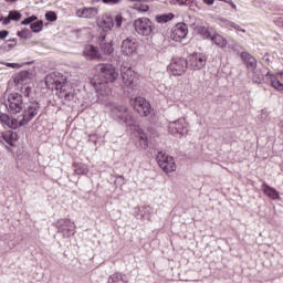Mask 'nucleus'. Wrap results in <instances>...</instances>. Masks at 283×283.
<instances>
[{
  "label": "nucleus",
  "instance_id": "f03ea898",
  "mask_svg": "<svg viewBox=\"0 0 283 283\" xmlns=\"http://www.w3.org/2000/svg\"><path fill=\"white\" fill-rule=\"evenodd\" d=\"M61 73H51L45 76L44 83L48 90L55 92L59 98H64V101H74V93L67 92V82L61 81L59 77Z\"/></svg>",
  "mask_w": 283,
  "mask_h": 283
},
{
  "label": "nucleus",
  "instance_id": "ddd939ff",
  "mask_svg": "<svg viewBox=\"0 0 283 283\" xmlns=\"http://www.w3.org/2000/svg\"><path fill=\"white\" fill-rule=\"evenodd\" d=\"M188 34H189V27H187V23L179 22L172 27L170 39L172 41H176V43H181L182 40L187 39Z\"/></svg>",
  "mask_w": 283,
  "mask_h": 283
},
{
  "label": "nucleus",
  "instance_id": "39448f33",
  "mask_svg": "<svg viewBox=\"0 0 283 283\" xmlns=\"http://www.w3.org/2000/svg\"><path fill=\"white\" fill-rule=\"evenodd\" d=\"M111 114L113 118L117 120V123H119L120 125H126V127H134L136 123L129 109H127L123 105H114L112 107Z\"/></svg>",
  "mask_w": 283,
  "mask_h": 283
},
{
  "label": "nucleus",
  "instance_id": "49530a36",
  "mask_svg": "<svg viewBox=\"0 0 283 283\" xmlns=\"http://www.w3.org/2000/svg\"><path fill=\"white\" fill-rule=\"evenodd\" d=\"M229 28L230 30H235L237 32H247V30H244L242 27H240L235 22H231Z\"/></svg>",
  "mask_w": 283,
  "mask_h": 283
},
{
  "label": "nucleus",
  "instance_id": "7ed1b4c3",
  "mask_svg": "<svg viewBox=\"0 0 283 283\" xmlns=\"http://www.w3.org/2000/svg\"><path fill=\"white\" fill-rule=\"evenodd\" d=\"M133 28L139 36H154L156 34V24L149 18H137L133 21Z\"/></svg>",
  "mask_w": 283,
  "mask_h": 283
},
{
  "label": "nucleus",
  "instance_id": "f257e3e1",
  "mask_svg": "<svg viewBox=\"0 0 283 283\" xmlns=\"http://www.w3.org/2000/svg\"><path fill=\"white\" fill-rule=\"evenodd\" d=\"M118 78V71L112 64H99V73L91 80L97 103H103L112 94V84Z\"/></svg>",
  "mask_w": 283,
  "mask_h": 283
},
{
  "label": "nucleus",
  "instance_id": "338daca9",
  "mask_svg": "<svg viewBox=\"0 0 283 283\" xmlns=\"http://www.w3.org/2000/svg\"><path fill=\"white\" fill-rule=\"evenodd\" d=\"M17 154H18V156H19V155L21 154V150H18Z\"/></svg>",
  "mask_w": 283,
  "mask_h": 283
},
{
  "label": "nucleus",
  "instance_id": "2f4dec72",
  "mask_svg": "<svg viewBox=\"0 0 283 283\" xmlns=\"http://www.w3.org/2000/svg\"><path fill=\"white\" fill-rule=\"evenodd\" d=\"M14 45H17V38L9 39L4 43H2L0 45V50L2 52H10V50H12L14 48Z\"/></svg>",
  "mask_w": 283,
  "mask_h": 283
},
{
  "label": "nucleus",
  "instance_id": "4c0bfd02",
  "mask_svg": "<svg viewBox=\"0 0 283 283\" xmlns=\"http://www.w3.org/2000/svg\"><path fill=\"white\" fill-rule=\"evenodd\" d=\"M32 32H30V29L24 28L21 31L17 32V36L21 38V39H30Z\"/></svg>",
  "mask_w": 283,
  "mask_h": 283
},
{
  "label": "nucleus",
  "instance_id": "72a5a7b5",
  "mask_svg": "<svg viewBox=\"0 0 283 283\" xmlns=\"http://www.w3.org/2000/svg\"><path fill=\"white\" fill-rule=\"evenodd\" d=\"M30 29L34 34H39L43 30V21L41 20H35L31 25Z\"/></svg>",
  "mask_w": 283,
  "mask_h": 283
},
{
  "label": "nucleus",
  "instance_id": "37998d69",
  "mask_svg": "<svg viewBox=\"0 0 283 283\" xmlns=\"http://www.w3.org/2000/svg\"><path fill=\"white\" fill-rule=\"evenodd\" d=\"M7 126H9L10 129H19V127H21V125H19V120L17 119H10Z\"/></svg>",
  "mask_w": 283,
  "mask_h": 283
},
{
  "label": "nucleus",
  "instance_id": "a18cd8bd",
  "mask_svg": "<svg viewBox=\"0 0 283 283\" xmlns=\"http://www.w3.org/2000/svg\"><path fill=\"white\" fill-rule=\"evenodd\" d=\"M115 21L116 28H123V15L117 14L115 15L113 22Z\"/></svg>",
  "mask_w": 283,
  "mask_h": 283
},
{
  "label": "nucleus",
  "instance_id": "a19ab883",
  "mask_svg": "<svg viewBox=\"0 0 283 283\" xmlns=\"http://www.w3.org/2000/svg\"><path fill=\"white\" fill-rule=\"evenodd\" d=\"M39 17L36 15H30V17H27L24 18L22 21H21V25H32V23L34 21H38Z\"/></svg>",
  "mask_w": 283,
  "mask_h": 283
},
{
  "label": "nucleus",
  "instance_id": "79ce46f5",
  "mask_svg": "<svg viewBox=\"0 0 283 283\" xmlns=\"http://www.w3.org/2000/svg\"><path fill=\"white\" fill-rule=\"evenodd\" d=\"M259 120H261V123H266V120L270 119L269 117V111H266L265 108L264 109H261V113L260 115L258 116Z\"/></svg>",
  "mask_w": 283,
  "mask_h": 283
},
{
  "label": "nucleus",
  "instance_id": "6e6552de",
  "mask_svg": "<svg viewBox=\"0 0 283 283\" xmlns=\"http://www.w3.org/2000/svg\"><path fill=\"white\" fill-rule=\"evenodd\" d=\"M187 67H189V64L185 57H175L168 65V72L170 76H182L187 72Z\"/></svg>",
  "mask_w": 283,
  "mask_h": 283
},
{
  "label": "nucleus",
  "instance_id": "c756f323",
  "mask_svg": "<svg viewBox=\"0 0 283 283\" xmlns=\"http://www.w3.org/2000/svg\"><path fill=\"white\" fill-rule=\"evenodd\" d=\"M73 167L76 176H86V174H90V168L83 163H73Z\"/></svg>",
  "mask_w": 283,
  "mask_h": 283
},
{
  "label": "nucleus",
  "instance_id": "680f3d73",
  "mask_svg": "<svg viewBox=\"0 0 283 283\" xmlns=\"http://www.w3.org/2000/svg\"><path fill=\"white\" fill-rule=\"evenodd\" d=\"M4 1H7V3H17V1L19 0H4Z\"/></svg>",
  "mask_w": 283,
  "mask_h": 283
},
{
  "label": "nucleus",
  "instance_id": "f3484780",
  "mask_svg": "<svg viewBox=\"0 0 283 283\" xmlns=\"http://www.w3.org/2000/svg\"><path fill=\"white\" fill-rule=\"evenodd\" d=\"M240 57L249 72L258 70V60L247 51H242Z\"/></svg>",
  "mask_w": 283,
  "mask_h": 283
},
{
  "label": "nucleus",
  "instance_id": "4be33fe9",
  "mask_svg": "<svg viewBox=\"0 0 283 283\" xmlns=\"http://www.w3.org/2000/svg\"><path fill=\"white\" fill-rule=\"evenodd\" d=\"M135 132L138 137L139 147L142 149H147L149 147V137H147V133L140 126H135Z\"/></svg>",
  "mask_w": 283,
  "mask_h": 283
},
{
  "label": "nucleus",
  "instance_id": "c85d7f7f",
  "mask_svg": "<svg viewBox=\"0 0 283 283\" xmlns=\"http://www.w3.org/2000/svg\"><path fill=\"white\" fill-rule=\"evenodd\" d=\"M107 283H129V281L127 280V275L115 272L108 276Z\"/></svg>",
  "mask_w": 283,
  "mask_h": 283
},
{
  "label": "nucleus",
  "instance_id": "393cba45",
  "mask_svg": "<svg viewBox=\"0 0 283 283\" xmlns=\"http://www.w3.org/2000/svg\"><path fill=\"white\" fill-rule=\"evenodd\" d=\"M265 78L266 81H270L272 87H274V90H277L279 92L283 91V83L281 81L277 80V76L273 73H271V71H266L265 73Z\"/></svg>",
  "mask_w": 283,
  "mask_h": 283
},
{
  "label": "nucleus",
  "instance_id": "0eeeda50",
  "mask_svg": "<svg viewBox=\"0 0 283 283\" xmlns=\"http://www.w3.org/2000/svg\"><path fill=\"white\" fill-rule=\"evenodd\" d=\"M156 160L165 174H171V171H176V160L165 151H157Z\"/></svg>",
  "mask_w": 283,
  "mask_h": 283
},
{
  "label": "nucleus",
  "instance_id": "774afa93",
  "mask_svg": "<svg viewBox=\"0 0 283 283\" xmlns=\"http://www.w3.org/2000/svg\"><path fill=\"white\" fill-rule=\"evenodd\" d=\"M281 25H282V28H283V20H282V22H281Z\"/></svg>",
  "mask_w": 283,
  "mask_h": 283
},
{
  "label": "nucleus",
  "instance_id": "cd10ccee",
  "mask_svg": "<svg viewBox=\"0 0 283 283\" xmlns=\"http://www.w3.org/2000/svg\"><path fill=\"white\" fill-rule=\"evenodd\" d=\"M252 81L253 83H256V85H262L263 83H266V72L262 70H254Z\"/></svg>",
  "mask_w": 283,
  "mask_h": 283
},
{
  "label": "nucleus",
  "instance_id": "c9c22d12",
  "mask_svg": "<svg viewBox=\"0 0 283 283\" xmlns=\"http://www.w3.org/2000/svg\"><path fill=\"white\" fill-rule=\"evenodd\" d=\"M30 63H32V62H24L22 64L4 62V63H2V65H6V67H11V70H19V69L23 67V65H30Z\"/></svg>",
  "mask_w": 283,
  "mask_h": 283
},
{
  "label": "nucleus",
  "instance_id": "9b49d317",
  "mask_svg": "<svg viewBox=\"0 0 283 283\" xmlns=\"http://www.w3.org/2000/svg\"><path fill=\"white\" fill-rule=\"evenodd\" d=\"M188 67L193 71L202 70L207 65V55L205 53L195 52L186 59Z\"/></svg>",
  "mask_w": 283,
  "mask_h": 283
},
{
  "label": "nucleus",
  "instance_id": "473e14b6",
  "mask_svg": "<svg viewBox=\"0 0 283 283\" xmlns=\"http://www.w3.org/2000/svg\"><path fill=\"white\" fill-rule=\"evenodd\" d=\"M174 13H164V14H158L155 17V21H157V23H169V21H171L174 19Z\"/></svg>",
  "mask_w": 283,
  "mask_h": 283
},
{
  "label": "nucleus",
  "instance_id": "bb28decb",
  "mask_svg": "<svg viewBox=\"0 0 283 283\" xmlns=\"http://www.w3.org/2000/svg\"><path fill=\"white\" fill-rule=\"evenodd\" d=\"M195 32L202 36V39L210 40L213 39V35L211 34V29L209 27L205 25H197L195 27Z\"/></svg>",
  "mask_w": 283,
  "mask_h": 283
},
{
  "label": "nucleus",
  "instance_id": "4d7b16f0",
  "mask_svg": "<svg viewBox=\"0 0 283 283\" xmlns=\"http://www.w3.org/2000/svg\"><path fill=\"white\" fill-rule=\"evenodd\" d=\"M203 3H206V6H213V3H216V0H203Z\"/></svg>",
  "mask_w": 283,
  "mask_h": 283
},
{
  "label": "nucleus",
  "instance_id": "a878e982",
  "mask_svg": "<svg viewBox=\"0 0 283 283\" xmlns=\"http://www.w3.org/2000/svg\"><path fill=\"white\" fill-rule=\"evenodd\" d=\"M17 140H19V134L12 130L4 133V136L2 137V143H7L9 147H17V145H14Z\"/></svg>",
  "mask_w": 283,
  "mask_h": 283
},
{
  "label": "nucleus",
  "instance_id": "69168bd1",
  "mask_svg": "<svg viewBox=\"0 0 283 283\" xmlns=\"http://www.w3.org/2000/svg\"><path fill=\"white\" fill-rule=\"evenodd\" d=\"M280 76H283V72H279Z\"/></svg>",
  "mask_w": 283,
  "mask_h": 283
},
{
  "label": "nucleus",
  "instance_id": "603ef678",
  "mask_svg": "<svg viewBox=\"0 0 283 283\" xmlns=\"http://www.w3.org/2000/svg\"><path fill=\"white\" fill-rule=\"evenodd\" d=\"M1 145L7 151H9L10 154H14V147L7 145L6 143H2Z\"/></svg>",
  "mask_w": 283,
  "mask_h": 283
},
{
  "label": "nucleus",
  "instance_id": "8fccbe9b",
  "mask_svg": "<svg viewBox=\"0 0 283 283\" xmlns=\"http://www.w3.org/2000/svg\"><path fill=\"white\" fill-rule=\"evenodd\" d=\"M10 34V31L8 30H0V41H6Z\"/></svg>",
  "mask_w": 283,
  "mask_h": 283
},
{
  "label": "nucleus",
  "instance_id": "1a4fd4ad",
  "mask_svg": "<svg viewBox=\"0 0 283 283\" xmlns=\"http://www.w3.org/2000/svg\"><path fill=\"white\" fill-rule=\"evenodd\" d=\"M130 105L139 116H149L151 114V103L145 97H135L130 99Z\"/></svg>",
  "mask_w": 283,
  "mask_h": 283
},
{
  "label": "nucleus",
  "instance_id": "9d476101",
  "mask_svg": "<svg viewBox=\"0 0 283 283\" xmlns=\"http://www.w3.org/2000/svg\"><path fill=\"white\" fill-rule=\"evenodd\" d=\"M8 112L11 114H20L23 112V95L20 93H11L8 95Z\"/></svg>",
  "mask_w": 283,
  "mask_h": 283
},
{
  "label": "nucleus",
  "instance_id": "e433bc0d",
  "mask_svg": "<svg viewBox=\"0 0 283 283\" xmlns=\"http://www.w3.org/2000/svg\"><path fill=\"white\" fill-rule=\"evenodd\" d=\"M9 17L11 19V21H21V11L18 10H11L9 11Z\"/></svg>",
  "mask_w": 283,
  "mask_h": 283
},
{
  "label": "nucleus",
  "instance_id": "f8f14e48",
  "mask_svg": "<svg viewBox=\"0 0 283 283\" xmlns=\"http://www.w3.org/2000/svg\"><path fill=\"white\" fill-rule=\"evenodd\" d=\"M120 76L123 80L124 85H126V87H132V90H134V87H136V85H138V74L136 72H134V70H132V67H122L120 69Z\"/></svg>",
  "mask_w": 283,
  "mask_h": 283
},
{
  "label": "nucleus",
  "instance_id": "6ab92c4d",
  "mask_svg": "<svg viewBox=\"0 0 283 283\" xmlns=\"http://www.w3.org/2000/svg\"><path fill=\"white\" fill-rule=\"evenodd\" d=\"M107 35L105 33H99L98 45L104 54H112L114 52V43L112 41L107 42Z\"/></svg>",
  "mask_w": 283,
  "mask_h": 283
},
{
  "label": "nucleus",
  "instance_id": "4468645a",
  "mask_svg": "<svg viewBox=\"0 0 283 283\" xmlns=\"http://www.w3.org/2000/svg\"><path fill=\"white\" fill-rule=\"evenodd\" d=\"M120 50L124 56H132V54H136L138 51V40H136L134 36L124 39L120 45Z\"/></svg>",
  "mask_w": 283,
  "mask_h": 283
},
{
  "label": "nucleus",
  "instance_id": "052dcab7",
  "mask_svg": "<svg viewBox=\"0 0 283 283\" xmlns=\"http://www.w3.org/2000/svg\"><path fill=\"white\" fill-rule=\"evenodd\" d=\"M6 133L3 132H0V145L3 144V136H4Z\"/></svg>",
  "mask_w": 283,
  "mask_h": 283
},
{
  "label": "nucleus",
  "instance_id": "bf43d9fd",
  "mask_svg": "<svg viewBox=\"0 0 283 283\" xmlns=\"http://www.w3.org/2000/svg\"><path fill=\"white\" fill-rule=\"evenodd\" d=\"M178 6L182 7V6H187V1L185 0H177Z\"/></svg>",
  "mask_w": 283,
  "mask_h": 283
},
{
  "label": "nucleus",
  "instance_id": "09e8293b",
  "mask_svg": "<svg viewBox=\"0 0 283 283\" xmlns=\"http://www.w3.org/2000/svg\"><path fill=\"white\" fill-rule=\"evenodd\" d=\"M123 0H102L105 6H118Z\"/></svg>",
  "mask_w": 283,
  "mask_h": 283
},
{
  "label": "nucleus",
  "instance_id": "7c9ffc66",
  "mask_svg": "<svg viewBox=\"0 0 283 283\" xmlns=\"http://www.w3.org/2000/svg\"><path fill=\"white\" fill-rule=\"evenodd\" d=\"M212 43H216L218 45V48L224 49L228 45V41L227 39H224L222 35L220 34H213L211 38Z\"/></svg>",
  "mask_w": 283,
  "mask_h": 283
},
{
  "label": "nucleus",
  "instance_id": "5701e85b",
  "mask_svg": "<svg viewBox=\"0 0 283 283\" xmlns=\"http://www.w3.org/2000/svg\"><path fill=\"white\" fill-rule=\"evenodd\" d=\"M137 220H151V207L149 206H140L138 208V212L136 213Z\"/></svg>",
  "mask_w": 283,
  "mask_h": 283
},
{
  "label": "nucleus",
  "instance_id": "412c9836",
  "mask_svg": "<svg viewBox=\"0 0 283 283\" xmlns=\"http://www.w3.org/2000/svg\"><path fill=\"white\" fill-rule=\"evenodd\" d=\"M261 190L263 191L264 196L270 198V200H280V191L271 187L269 184H266V181H262Z\"/></svg>",
  "mask_w": 283,
  "mask_h": 283
},
{
  "label": "nucleus",
  "instance_id": "a211bd4d",
  "mask_svg": "<svg viewBox=\"0 0 283 283\" xmlns=\"http://www.w3.org/2000/svg\"><path fill=\"white\" fill-rule=\"evenodd\" d=\"M83 55L88 61H96V59H101V51H98V46L94 44H86L83 51Z\"/></svg>",
  "mask_w": 283,
  "mask_h": 283
},
{
  "label": "nucleus",
  "instance_id": "0e129e2a",
  "mask_svg": "<svg viewBox=\"0 0 283 283\" xmlns=\"http://www.w3.org/2000/svg\"><path fill=\"white\" fill-rule=\"evenodd\" d=\"M128 1H133V2H135V3H138V0H128Z\"/></svg>",
  "mask_w": 283,
  "mask_h": 283
},
{
  "label": "nucleus",
  "instance_id": "58836bf2",
  "mask_svg": "<svg viewBox=\"0 0 283 283\" xmlns=\"http://www.w3.org/2000/svg\"><path fill=\"white\" fill-rule=\"evenodd\" d=\"M46 21H49L50 23H54V21H56V19H59V17L56 15V12L54 11H46L44 14Z\"/></svg>",
  "mask_w": 283,
  "mask_h": 283
},
{
  "label": "nucleus",
  "instance_id": "3c124183",
  "mask_svg": "<svg viewBox=\"0 0 283 283\" xmlns=\"http://www.w3.org/2000/svg\"><path fill=\"white\" fill-rule=\"evenodd\" d=\"M220 23H223V25H226V28H230L232 21L226 18H219Z\"/></svg>",
  "mask_w": 283,
  "mask_h": 283
},
{
  "label": "nucleus",
  "instance_id": "de8ad7c7",
  "mask_svg": "<svg viewBox=\"0 0 283 283\" xmlns=\"http://www.w3.org/2000/svg\"><path fill=\"white\" fill-rule=\"evenodd\" d=\"M115 185L123 187V185H125V177H123V175H116Z\"/></svg>",
  "mask_w": 283,
  "mask_h": 283
},
{
  "label": "nucleus",
  "instance_id": "f704fd0d",
  "mask_svg": "<svg viewBox=\"0 0 283 283\" xmlns=\"http://www.w3.org/2000/svg\"><path fill=\"white\" fill-rule=\"evenodd\" d=\"M133 10H136L139 14H145V12H149V4L135 3Z\"/></svg>",
  "mask_w": 283,
  "mask_h": 283
},
{
  "label": "nucleus",
  "instance_id": "aec40b11",
  "mask_svg": "<svg viewBox=\"0 0 283 283\" xmlns=\"http://www.w3.org/2000/svg\"><path fill=\"white\" fill-rule=\"evenodd\" d=\"M98 14V8L96 7H85L76 11V17L80 19H94Z\"/></svg>",
  "mask_w": 283,
  "mask_h": 283
},
{
  "label": "nucleus",
  "instance_id": "13d9d810",
  "mask_svg": "<svg viewBox=\"0 0 283 283\" xmlns=\"http://www.w3.org/2000/svg\"><path fill=\"white\" fill-rule=\"evenodd\" d=\"M156 0H138L137 3H154Z\"/></svg>",
  "mask_w": 283,
  "mask_h": 283
},
{
  "label": "nucleus",
  "instance_id": "6e6d98bb",
  "mask_svg": "<svg viewBox=\"0 0 283 283\" xmlns=\"http://www.w3.org/2000/svg\"><path fill=\"white\" fill-rule=\"evenodd\" d=\"M88 143H94V145H96V135H90Z\"/></svg>",
  "mask_w": 283,
  "mask_h": 283
},
{
  "label": "nucleus",
  "instance_id": "e2e57ef3",
  "mask_svg": "<svg viewBox=\"0 0 283 283\" xmlns=\"http://www.w3.org/2000/svg\"><path fill=\"white\" fill-rule=\"evenodd\" d=\"M101 0H91V3L94 4V3H99Z\"/></svg>",
  "mask_w": 283,
  "mask_h": 283
},
{
  "label": "nucleus",
  "instance_id": "2eb2a0df",
  "mask_svg": "<svg viewBox=\"0 0 283 283\" xmlns=\"http://www.w3.org/2000/svg\"><path fill=\"white\" fill-rule=\"evenodd\" d=\"M168 132L172 136H180V137L185 136V134H187L188 132L187 122L185 120V118H179L175 122H171L169 124Z\"/></svg>",
  "mask_w": 283,
  "mask_h": 283
},
{
  "label": "nucleus",
  "instance_id": "423d86ee",
  "mask_svg": "<svg viewBox=\"0 0 283 283\" xmlns=\"http://www.w3.org/2000/svg\"><path fill=\"white\" fill-rule=\"evenodd\" d=\"M54 227L57 229V233H61L63 238H72V235L76 234V224L72 219H60L54 223Z\"/></svg>",
  "mask_w": 283,
  "mask_h": 283
},
{
  "label": "nucleus",
  "instance_id": "20e7f679",
  "mask_svg": "<svg viewBox=\"0 0 283 283\" xmlns=\"http://www.w3.org/2000/svg\"><path fill=\"white\" fill-rule=\"evenodd\" d=\"M41 112V103L36 99H30L27 106L22 108V118L19 120L20 127H25Z\"/></svg>",
  "mask_w": 283,
  "mask_h": 283
},
{
  "label": "nucleus",
  "instance_id": "c03bdc74",
  "mask_svg": "<svg viewBox=\"0 0 283 283\" xmlns=\"http://www.w3.org/2000/svg\"><path fill=\"white\" fill-rule=\"evenodd\" d=\"M0 123H2L3 125H9L10 115H8L6 113L0 114Z\"/></svg>",
  "mask_w": 283,
  "mask_h": 283
},
{
  "label": "nucleus",
  "instance_id": "dca6fc26",
  "mask_svg": "<svg viewBox=\"0 0 283 283\" xmlns=\"http://www.w3.org/2000/svg\"><path fill=\"white\" fill-rule=\"evenodd\" d=\"M97 27L99 28V34H109L112 32V28H114V18L109 14L102 17L101 21L97 22Z\"/></svg>",
  "mask_w": 283,
  "mask_h": 283
},
{
  "label": "nucleus",
  "instance_id": "864d4df0",
  "mask_svg": "<svg viewBox=\"0 0 283 283\" xmlns=\"http://www.w3.org/2000/svg\"><path fill=\"white\" fill-rule=\"evenodd\" d=\"M2 25H10V23H11V18H10V15H8V17H2Z\"/></svg>",
  "mask_w": 283,
  "mask_h": 283
},
{
  "label": "nucleus",
  "instance_id": "5fc2aeb1",
  "mask_svg": "<svg viewBox=\"0 0 283 283\" xmlns=\"http://www.w3.org/2000/svg\"><path fill=\"white\" fill-rule=\"evenodd\" d=\"M226 3H229V6H231L233 10H238V6L235 4V2H233V0H226Z\"/></svg>",
  "mask_w": 283,
  "mask_h": 283
},
{
  "label": "nucleus",
  "instance_id": "ea45409f",
  "mask_svg": "<svg viewBox=\"0 0 283 283\" xmlns=\"http://www.w3.org/2000/svg\"><path fill=\"white\" fill-rule=\"evenodd\" d=\"M21 94L25 97V98H30L31 94H32V87L30 85H23L20 88Z\"/></svg>",
  "mask_w": 283,
  "mask_h": 283
},
{
  "label": "nucleus",
  "instance_id": "b1692460",
  "mask_svg": "<svg viewBox=\"0 0 283 283\" xmlns=\"http://www.w3.org/2000/svg\"><path fill=\"white\" fill-rule=\"evenodd\" d=\"M14 85H23L28 83L30 78V71H20L15 75L12 76Z\"/></svg>",
  "mask_w": 283,
  "mask_h": 283
}]
</instances>
